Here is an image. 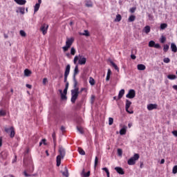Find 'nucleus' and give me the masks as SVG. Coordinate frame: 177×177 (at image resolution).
Returning a JSON list of instances; mask_svg holds the SVG:
<instances>
[{"label":"nucleus","instance_id":"nucleus-1","mask_svg":"<svg viewBox=\"0 0 177 177\" xmlns=\"http://www.w3.org/2000/svg\"><path fill=\"white\" fill-rule=\"evenodd\" d=\"M59 155L57 156V167H60V164H62V159L64 158L66 156V149L62 146L59 147Z\"/></svg>","mask_w":177,"mask_h":177},{"label":"nucleus","instance_id":"nucleus-2","mask_svg":"<svg viewBox=\"0 0 177 177\" xmlns=\"http://www.w3.org/2000/svg\"><path fill=\"white\" fill-rule=\"evenodd\" d=\"M77 62L80 66H84V64H86V58L81 55H76L73 59L74 64H77Z\"/></svg>","mask_w":177,"mask_h":177},{"label":"nucleus","instance_id":"nucleus-3","mask_svg":"<svg viewBox=\"0 0 177 177\" xmlns=\"http://www.w3.org/2000/svg\"><path fill=\"white\" fill-rule=\"evenodd\" d=\"M71 92V102L72 103H75V100L78 99V95H80V90L72 89Z\"/></svg>","mask_w":177,"mask_h":177},{"label":"nucleus","instance_id":"nucleus-4","mask_svg":"<svg viewBox=\"0 0 177 177\" xmlns=\"http://www.w3.org/2000/svg\"><path fill=\"white\" fill-rule=\"evenodd\" d=\"M139 154L138 153H135L133 155V156H132L131 158H130L128 161H127V164L129 165H135V164H136V161H138V160H139Z\"/></svg>","mask_w":177,"mask_h":177},{"label":"nucleus","instance_id":"nucleus-5","mask_svg":"<svg viewBox=\"0 0 177 177\" xmlns=\"http://www.w3.org/2000/svg\"><path fill=\"white\" fill-rule=\"evenodd\" d=\"M70 64H68L66 67L65 72H64V82L67 83V78L68 77V74H70Z\"/></svg>","mask_w":177,"mask_h":177},{"label":"nucleus","instance_id":"nucleus-6","mask_svg":"<svg viewBox=\"0 0 177 177\" xmlns=\"http://www.w3.org/2000/svg\"><path fill=\"white\" fill-rule=\"evenodd\" d=\"M136 96V92L133 89H130L129 93L126 95V97L128 99H133Z\"/></svg>","mask_w":177,"mask_h":177},{"label":"nucleus","instance_id":"nucleus-7","mask_svg":"<svg viewBox=\"0 0 177 177\" xmlns=\"http://www.w3.org/2000/svg\"><path fill=\"white\" fill-rule=\"evenodd\" d=\"M131 104H132V102L129 101V100H126V106L125 109L129 114H133V111H129V107H131Z\"/></svg>","mask_w":177,"mask_h":177},{"label":"nucleus","instance_id":"nucleus-8","mask_svg":"<svg viewBox=\"0 0 177 177\" xmlns=\"http://www.w3.org/2000/svg\"><path fill=\"white\" fill-rule=\"evenodd\" d=\"M73 43H74L73 37L66 38V46L71 48V45H73Z\"/></svg>","mask_w":177,"mask_h":177},{"label":"nucleus","instance_id":"nucleus-9","mask_svg":"<svg viewBox=\"0 0 177 177\" xmlns=\"http://www.w3.org/2000/svg\"><path fill=\"white\" fill-rule=\"evenodd\" d=\"M48 27H49V26H48L46 24H44L43 26H41L40 30L43 32V35H45L46 34V32H48Z\"/></svg>","mask_w":177,"mask_h":177},{"label":"nucleus","instance_id":"nucleus-10","mask_svg":"<svg viewBox=\"0 0 177 177\" xmlns=\"http://www.w3.org/2000/svg\"><path fill=\"white\" fill-rule=\"evenodd\" d=\"M115 171H116V172L119 174V175H124L125 174V171H124V169L120 167H115Z\"/></svg>","mask_w":177,"mask_h":177},{"label":"nucleus","instance_id":"nucleus-11","mask_svg":"<svg viewBox=\"0 0 177 177\" xmlns=\"http://www.w3.org/2000/svg\"><path fill=\"white\" fill-rule=\"evenodd\" d=\"M147 109L149 111H151V110H155L157 109V104H149L147 105Z\"/></svg>","mask_w":177,"mask_h":177},{"label":"nucleus","instance_id":"nucleus-12","mask_svg":"<svg viewBox=\"0 0 177 177\" xmlns=\"http://www.w3.org/2000/svg\"><path fill=\"white\" fill-rule=\"evenodd\" d=\"M62 100H67V94H64L62 90H59Z\"/></svg>","mask_w":177,"mask_h":177},{"label":"nucleus","instance_id":"nucleus-13","mask_svg":"<svg viewBox=\"0 0 177 177\" xmlns=\"http://www.w3.org/2000/svg\"><path fill=\"white\" fill-rule=\"evenodd\" d=\"M73 88L74 89H76L77 91H80V88L78 87V82L77 81L76 78H73Z\"/></svg>","mask_w":177,"mask_h":177},{"label":"nucleus","instance_id":"nucleus-14","mask_svg":"<svg viewBox=\"0 0 177 177\" xmlns=\"http://www.w3.org/2000/svg\"><path fill=\"white\" fill-rule=\"evenodd\" d=\"M79 73H80V69H78V65H76L74 69L73 78H75V76L77 74H79Z\"/></svg>","mask_w":177,"mask_h":177},{"label":"nucleus","instance_id":"nucleus-15","mask_svg":"<svg viewBox=\"0 0 177 177\" xmlns=\"http://www.w3.org/2000/svg\"><path fill=\"white\" fill-rule=\"evenodd\" d=\"M17 5H26L27 3V1L26 0H14Z\"/></svg>","mask_w":177,"mask_h":177},{"label":"nucleus","instance_id":"nucleus-16","mask_svg":"<svg viewBox=\"0 0 177 177\" xmlns=\"http://www.w3.org/2000/svg\"><path fill=\"white\" fill-rule=\"evenodd\" d=\"M125 94V90L122 89L120 91L118 97V100H120V99H122V96Z\"/></svg>","mask_w":177,"mask_h":177},{"label":"nucleus","instance_id":"nucleus-17","mask_svg":"<svg viewBox=\"0 0 177 177\" xmlns=\"http://www.w3.org/2000/svg\"><path fill=\"white\" fill-rule=\"evenodd\" d=\"M171 49L172 52H174V53H176V52H177L176 44H175L174 43H171Z\"/></svg>","mask_w":177,"mask_h":177},{"label":"nucleus","instance_id":"nucleus-18","mask_svg":"<svg viewBox=\"0 0 177 177\" xmlns=\"http://www.w3.org/2000/svg\"><path fill=\"white\" fill-rule=\"evenodd\" d=\"M64 170L65 171L62 172L63 176L68 177L70 174H68V169H67V167H64Z\"/></svg>","mask_w":177,"mask_h":177},{"label":"nucleus","instance_id":"nucleus-19","mask_svg":"<svg viewBox=\"0 0 177 177\" xmlns=\"http://www.w3.org/2000/svg\"><path fill=\"white\" fill-rule=\"evenodd\" d=\"M127 126H124L120 131V135H125L127 133Z\"/></svg>","mask_w":177,"mask_h":177},{"label":"nucleus","instance_id":"nucleus-20","mask_svg":"<svg viewBox=\"0 0 177 177\" xmlns=\"http://www.w3.org/2000/svg\"><path fill=\"white\" fill-rule=\"evenodd\" d=\"M137 67L138 70H140V71H143L146 70V66H145L144 64H138Z\"/></svg>","mask_w":177,"mask_h":177},{"label":"nucleus","instance_id":"nucleus-21","mask_svg":"<svg viewBox=\"0 0 177 177\" xmlns=\"http://www.w3.org/2000/svg\"><path fill=\"white\" fill-rule=\"evenodd\" d=\"M110 63L111 66L115 68V70H116L117 71H120V68H118V66H117V64H115V63H114V62L111 61Z\"/></svg>","mask_w":177,"mask_h":177},{"label":"nucleus","instance_id":"nucleus-22","mask_svg":"<svg viewBox=\"0 0 177 177\" xmlns=\"http://www.w3.org/2000/svg\"><path fill=\"white\" fill-rule=\"evenodd\" d=\"M111 75V70L108 69L106 81H110V76Z\"/></svg>","mask_w":177,"mask_h":177},{"label":"nucleus","instance_id":"nucleus-23","mask_svg":"<svg viewBox=\"0 0 177 177\" xmlns=\"http://www.w3.org/2000/svg\"><path fill=\"white\" fill-rule=\"evenodd\" d=\"M150 30H151V28H150V26H146L144 28V32H145L146 34H149V32H150Z\"/></svg>","mask_w":177,"mask_h":177},{"label":"nucleus","instance_id":"nucleus-24","mask_svg":"<svg viewBox=\"0 0 177 177\" xmlns=\"http://www.w3.org/2000/svg\"><path fill=\"white\" fill-rule=\"evenodd\" d=\"M24 74L26 77H30V75H31V71L28 69H25Z\"/></svg>","mask_w":177,"mask_h":177},{"label":"nucleus","instance_id":"nucleus-25","mask_svg":"<svg viewBox=\"0 0 177 177\" xmlns=\"http://www.w3.org/2000/svg\"><path fill=\"white\" fill-rule=\"evenodd\" d=\"M41 6L40 4L36 3L35 6H34V12L36 13L37 10H39V7Z\"/></svg>","mask_w":177,"mask_h":177},{"label":"nucleus","instance_id":"nucleus-26","mask_svg":"<svg viewBox=\"0 0 177 177\" xmlns=\"http://www.w3.org/2000/svg\"><path fill=\"white\" fill-rule=\"evenodd\" d=\"M77 129L78 132H80V133H81L82 135H84V129L82 127L77 126Z\"/></svg>","mask_w":177,"mask_h":177},{"label":"nucleus","instance_id":"nucleus-27","mask_svg":"<svg viewBox=\"0 0 177 177\" xmlns=\"http://www.w3.org/2000/svg\"><path fill=\"white\" fill-rule=\"evenodd\" d=\"M6 115V111L0 109V117H5Z\"/></svg>","mask_w":177,"mask_h":177},{"label":"nucleus","instance_id":"nucleus-28","mask_svg":"<svg viewBox=\"0 0 177 177\" xmlns=\"http://www.w3.org/2000/svg\"><path fill=\"white\" fill-rule=\"evenodd\" d=\"M165 41H167V37H165L164 35H162L160 39V42L161 44H165Z\"/></svg>","mask_w":177,"mask_h":177},{"label":"nucleus","instance_id":"nucleus-29","mask_svg":"<svg viewBox=\"0 0 177 177\" xmlns=\"http://www.w3.org/2000/svg\"><path fill=\"white\" fill-rule=\"evenodd\" d=\"M156 45V41H153V40H151V41H150L149 42V48H154V46Z\"/></svg>","mask_w":177,"mask_h":177},{"label":"nucleus","instance_id":"nucleus-30","mask_svg":"<svg viewBox=\"0 0 177 177\" xmlns=\"http://www.w3.org/2000/svg\"><path fill=\"white\" fill-rule=\"evenodd\" d=\"M121 19H122V17H121V15L118 14L116 15L115 21H121Z\"/></svg>","mask_w":177,"mask_h":177},{"label":"nucleus","instance_id":"nucleus-31","mask_svg":"<svg viewBox=\"0 0 177 177\" xmlns=\"http://www.w3.org/2000/svg\"><path fill=\"white\" fill-rule=\"evenodd\" d=\"M167 78L169 80H176V75H168Z\"/></svg>","mask_w":177,"mask_h":177},{"label":"nucleus","instance_id":"nucleus-32","mask_svg":"<svg viewBox=\"0 0 177 177\" xmlns=\"http://www.w3.org/2000/svg\"><path fill=\"white\" fill-rule=\"evenodd\" d=\"M102 171H104L106 172V176L109 177V176H110V171H109V169H107V167H103Z\"/></svg>","mask_w":177,"mask_h":177},{"label":"nucleus","instance_id":"nucleus-33","mask_svg":"<svg viewBox=\"0 0 177 177\" xmlns=\"http://www.w3.org/2000/svg\"><path fill=\"white\" fill-rule=\"evenodd\" d=\"M89 84L92 86L95 85V79L92 77H89Z\"/></svg>","mask_w":177,"mask_h":177},{"label":"nucleus","instance_id":"nucleus-34","mask_svg":"<svg viewBox=\"0 0 177 177\" xmlns=\"http://www.w3.org/2000/svg\"><path fill=\"white\" fill-rule=\"evenodd\" d=\"M136 19V17H135V15H131L129 17V21H135V19Z\"/></svg>","mask_w":177,"mask_h":177},{"label":"nucleus","instance_id":"nucleus-35","mask_svg":"<svg viewBox=\"0 0 177 177\" xmlns=\"http://www.w3.org/2000/svg\"><path fill=\"white\" fill-rule=\"evenodd\" d=\"M169 49V45L166 44L163 47V50L166 53V52H168V50Z\"/></svg>","mask_w":177,"mask_h":177},{"label":"nucleus","instance_id":"nucleus-36","mask_svg":"<svg viewBox=\"0 0 177 177\" xmlns=\"http://www.w3.org/2000/svg\"><path fill=\"white\" fill-rule=\"evenodd\" d=\"M168 27V25L167 24H160V30H165Z\"/></svg>","mask_w":177,"mask_h":177},{"label":"nucleus","instance_id":"nucleus-37","mask_svg":"<svg viewBox=\"0 0 177 177\" xmlns=\"http://www.w3.org/2000/svg\"><path fill=\"white\" fill-rule=\"evenodd\" d=\"M78 151L81 156H85V151H84V149L79 148Z\"/></svg>","mask_w":177,"mask_h":177},{"label":"nucleus","instance_id":"nucleus-38","mask_svg":"<svg viewBox=\"0 0 177 177\" xmlns=\"http://www.w3.org/2000/svg\"><path fill=\"white\" fill-rule=\"evenodd\" d=\"M75 48L74 47H72L71 49V55H72V56H74V55H75Z\"/></svg>","mask_w":177,"mask_h":177},{"label":"nucleus","instance_id":"nucleus-39","mask_svg":"<svg viewBox=\"0 0 177 177\" xmlns=\"http://www.w3.org/2000/svg\"><path fill=\"white\" fill-rule=\"evenodd\" d=\"M114 122V119L113 118H109V125H113V123Z\"/></svg>","mask_w":177,"mask_h":177},{"label":"nucleus","instance_id":"nucleus-40","mask_svg":"<svg viewBox=\"0 0 177 177\" xmlns=\"http://www.w3.org/2000/svg\"><path fill=\"white\" fill-rule=\"evenodd\" d=\"M10 138H15V129H12L11 131L10 132Z\"/></svg>","mask_w":177,"mask_h":177},{"label":"nucleus","instance_id":"nucleus-41","mask_svg":"<svg viewBox=\"0 0 177 177\" xmlns=\"http://www.w3.org/2000/svg\"><path fill=\"white\" fill-rule=\"evenodd\" d=\"M13 129V127H10V128H6L5 131L7 133H10V132L12 131V130Z\"/></svg>","mask_w":177,"mask_h":177},{"label":"nucleus","instance_id":"nucleus-42","mask_svg":"<svg viewBox=\"0 0 177 177\" xmlns=\"http://www.w3.org/2000/svg\"><path fill=\"white\" fill-rule=\"evenodd\" d=\"M86 6H87V8H92V6H93L92 2L86 1Z\"/></svg>","mask_w":177,"mask_h":177},{"label":"nucleus","instance_id":"nucleus-43","mask_svg":"<svg viewBox=\"0 0 177 177\" xmlns=\"http://www.w3.org/2000/svg\"><path fill=\"white\" fill-rule=\"evenodd\" d=\"M19 10L21 13V15H24V10H26V9L23 7H19Z\"/></svg>","mask_w":177,"mask_h":177},{"label":"nucleus","instance_id":"nucleus-44","mask_svg":"<svg viewBox=\"0 0 177 177\" xmlns=\"http://www.w3.org/2000/svg\"><path fill=\"white\" fill-rule=\"evenodd\" d=\"M19 34L21 37H26L27 34H26V32L24 30H20Z\"/></svg>","mask_w":177,"mask_h":177},{"label":"nucleus","instance_id":"nucleus-45","mask_svg":"<svg viewBox=\"0 0 177 177\" xmlns=\"http://www.w3.org/2000/svg\"><path fill=\"white\" fill-rule=\"evenodd\" d=\"M172 174H177V165H175L174 167H173V169H172Z\"/></svg>","mask_w":177,"mask_h":177},{"label":"nucleus","instance_id":"nucleus-46","mask_svg":"<svg viewBox=\"0 0 177 177\" xmlns=\"http://www.w3.org/2000/svg\"><path fill=\"white\" fill-rule=\"evenodd\" d=\"M98 161H99V158H97V156H96L95 158V163H94V167H97Z\"/></svg>","mask_w":177,"mask_h":177},{"label":"nucleus","instance_id":"nucleus-47","mask_svg":"<svg viewBox=\"0 0 177 177\" xmlns=\"http://www.w3.org/2000/svg\"><path fill=\"white\" fill-rule=\"evenodd\" d=\"M118 155L121 157L122 156V149H118Z\"/></svg>","mask_w":177,"mask_h":177},{"label":"nucleus","instance_id":"nucleus-48","mask_svg":"<svg viewBox=\"0 0 177 177\" xmlns=\"http://www.w3.org/2000/svg\"><path fill=\"white\" fill-rule=\"evenodd\" d=\"M83 177H89L91 176V171H88L86 173L84 174V175L82 176Z\"/></svg>","mask_w":177,"mask_h":177},{"label":"nucleus","instance_id":"nucleus-49","mask_svg":"<svg viewBox=\"0 0 177 177\" xmlns=\"http://www.w3.org/2000/svg\"><path fill=\"white\" fill-rule=\"evenodd\" d=\"M62 49L64 50V52H67V50H68V49H70V47H68V46H64V47H62Z\"/></svg>","mask_w":177,"mask_h":177},{"label":"nucleus","instance_id":"nucleus-50","mask_svg":"<svg viewBox=\"0 0 177 177\" xmlns=\"http://www.w3.org/2000/svg\"><path fill=\"white\" fill-rule=\"evenodd\" d=\"M81 35H85L86 37H89V32L88 30H84V33H82Z\"/></svg>","mask_w":177,"mask_h":177},{"label":"nucleus","instance_id":"nucleus-51","mask_svg":"<svg viewBox=\"0 0 177 177\" xmlns=\"http://www.w3.org/2000/svg\"><path fill=\"white\" fill-rule=\"evenodd\" d=\"M163 62L164 63H169L171 62V59H169V58L168 57H166V58H164Z\"/></svg>","mask_w":177,"mask_h":177},{"label":"nucleus","instance_id":"nucleus-52","mask_svg":"<svg viewBox=\"0 0 177 177\" xmlns=\"http://www.w3.org/2000/svg\"><path fill=\"white\" fill-rule=\"evenodd\" d=\"M153 48H156V49H160L161 48V46L160 45V44H155Z\"/></svg>","mask_w":177,"mask_h":177},{"label":"nucleus","instance_id":"nucleus-53","mask_svg":"<svg viewBox=\"0 0 177 177\" xmlns=\"http://www.w3.org/2000/svg\"><path fill=\"white\" fill-rule=\"evenodd\" d=\"M148 17L149 20H153V19H154V17L151 14H148Z\"/></svg>","mask_w":177,"mask_h":177},{"label":"nucleus","instance_id":"nucleus-54","mask_svg":"<svg viewBox=\"0 0 177 177\" xmlns=\"http://www.w3.org/2000/svg\"><path fill=\"white\" fill-rule=\"evenodd\" d=\"M46 82H48V78L44 77V78L43 79V84H44V85H46Z\"/></svg>","mask_w":177,"mask_h":177},{"label":"nucleus","instance_id":"nucleus-55","mask_svg":"<svg viewBox=\"0 0 177 177\" xmlns=\"http://www.w3.org/2000/svg\"><path fill=\"white\" fill-rule=\"evenodd\" d=\"M52 138L53 139V141L55 142L56 141V134L55 133H53L52 134Z\"/></svg>","mask_w":177,"mask_h":177},{"label":"nucleus","instance_id":"nucleus-56","mask_svg":"<svg viewBox=\"0 0 177 177\" xmlns=\"http://www.w3.org/2000/svg\"><path fill=\"white\" fill-rule=\"evenodd\" d=\"M95 95H91V104H93L95 102Z\"/></svg>","mask_w":177,"mask_h":177},{"label":"nucleus","instance_id":"nucleus-57","mask_svg":"<svg viewBox=\"0 0 177 177\" xmlns=\"http://www.w3.org/2000/svg\"><path fill=\"white\" fill-rule=\"evenodd\" d=\"M136 10V8H131V9H130V12H131V13H135V11Z\"/></svg>","mask_w":177,"mask_h":177},{"label":"nucleus","instance_id":"nucleus-58","mask_svg":"<svg viewBox=\"0 0 177 177\" xmlns=\"http://www.w3.org/2000/svg\"><path fill=\"white\" fill-rule=\"evenodd\" d=\"M41 142H42L43 145H44V146H46V139H45V138L42 139Z\"/></svg>","mask_w":177,"mask_h":177},{"label":"nucleus","instance_id":"nucleus-59","mask_svg":"<svg viewBox=\"0 0 177 177\" xmlns=\"http://www.w3.org/2000/svg\"><path fill=\"white\" fill-rule=\"evenodd\" d=\"M131 58L133 59V60H135V59H136V56L133 54H131Z\"/></svg>","mask_w":177,"mask_h":177},{"label":"nucleus","instance_id":"nucleus-60","mask_svg":"<svg viewBox=\"0 0 177 177\" xmlns=\"http://www.w3.org/2000/svg\"><path fill=\"white\" fill-rule=\"evenodd\" d=\"M26 88H28V89H31L32 88V86L30 84H26Z\"/></svg>","mask_w":177,"mask_h":177},{"label":"nucleus","instance_id":"nucleus-61","mask_svg":"<svg viewBox=\"0 0 177 177\" xmlns=\"http://www.w3.org/2000/svg\"><path fill=\"white\" fill-rule=\"evenodd\" d=\"M172 133L174 136H176L177 138V131H173Z\"/></svg>","mask_w":177,"mask_h":177},{"label":"nucleus","instance_id":"nucleus-62","mask_svg":"<svg viewBox=\"0 0 177 177\" xmlns=\"http://www.w3.org/2000/svg\"><path fill=\"white\" fill-rule=\"evenodd\" d=\"M67 91H68V88H64L62 93H64L65 95H67Z\"/></svg>","mask_w":177,"mask_h":177},{"label":"nucleus","instance_id":"nucleus-63","mask_svg":"<svg viewBox=\"0 0 177 177\" xmlns=\"http://www.w3.org/2000/svg\"><path fill=\"white\" fill-rule=\"evenodd\" d=\"M68 85H69V83L66 82L65 85V89H68Z\"/></svg>","mask_w":177,"mask_h":177},{"label":"nucleus","instance_id":"nucleus-64","mask_svg":"<svg viewBox=\"0 0 177 177\" xmlns=\"http://www.w3.org/2000/svg\"><path fill=\"white\" fill-rule=\"evenodd\" d=\"M173 88H174L175 91H177V85H174Z\"/></svg>","mask_w":177,"mask_h":177}]
</instances>
